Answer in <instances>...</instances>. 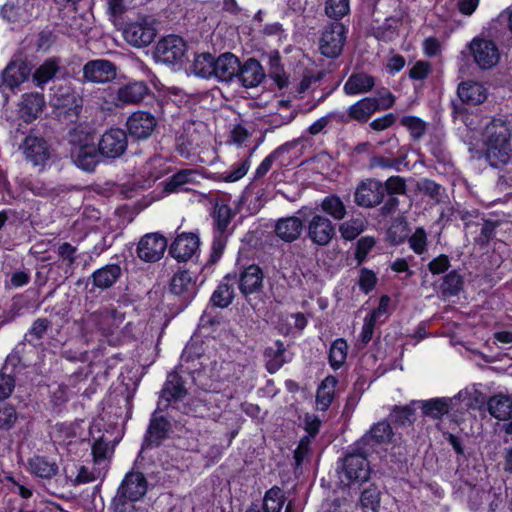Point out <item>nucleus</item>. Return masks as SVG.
Listing matches in <instances>:
<instances>
[{
  "mask_svg": "<svg viewBox=\"0 0 512 512\" xmlns=\"http://www.w3.org/2000/svg\"><path fill=\"white\" fill-rule=\"evenodd\" d=\"M511 129L507 121L493 118L483 132V153L493 168L506 165L511 158Z\"/></svg>",
  "mask_w": 512,
  "mask_h": 512,
  "instance_id": "1",
  "label": "nucleus"
},
{
  "mask_svg": "<svg viewBox=\"0 0 512 512\" xmlns=\"http://www.w3.org/2000/svg\"><path fill=\"white\" fill-rule=\"evenodd\" d=\"M50 106L55 119L69 126L79 122L83 109V98L71 83L54 86L50 96Z\"/></svg>",
  "mask_w": 512,
  "mask_h": 512,
  "instance_id": "2",
  "label": "nucleus"
},
{
  "mask_svg": "<svg viewBox=\"0 0 512 512\" xmlns=\"http://www.w3.org/2000/svg\"><path fill=\"white\" fill-rule=\"evenodd\" d=\"M235 215L236 212L229 204L223 201L215 203L212 212L213 240L211 244V251L207 263L202 268V272L210 270L211 266L221 259L227 245V230Z\"/></svg>",
  "mask_w": 512,
  "mask_h": 512,
  "instance_id": "3",
  "label": "nucleus"
},
{
  "mask_svg": "<svg viewBox=\"0 0 512 512\" xmlns=\"http://www.w3.org/2000/svg\"><path fill=\"white\" fill-rule=\"evenodd\" d=\"M89 433L93 440L92 455L94 465L106 470L109 459L114 452V447L119 441L116 427L113 425L107 426L104 419L99 417L93 420Z\"/></svg>",
  "mask_w": 512,
  "mask_h": 512,
  "instance_id": "4",
  "label": "nucleus"
},
{
  "mask_svg": "<svg viewBox=\"0 0 512 512\" xmlns=\"http://www.w3.org/2000/svg\"><path fill=\"white\" fill-rule=\"evenodd\" d=\"M396 102V96L387 88L382 86L375 91L374 96L359 99L348 107V116L352 121L366 123L376 112L391 109Z\"/></svg>",
  "mask_w": 512,
  "mask_h": 512,
  "instance_id": "5",
  "label": "nucleus"
},
{
  "mask_svg": "<svg viewBox=\"0 0 512 512\" xmlns=\"http://www.w3.org/2000/svg\"><path fill=\"white\" fill-rule=\"evenodd\" d=\"M147 492V482L140 472L127 473L113 500L116 512H130L133 502L140 500Z\"/></svg>",
  "mask_w": 512,
  "mask_h": 512,
  "instance_id": "6",
  "label": "nucleus"
},
{
  "mask_svg": "<svg viewBox=\"0 0 512 512\" xmlns=\"http://www.w3.org/2000/svg\"><path fill=\"white\" fill-rule=\"evenodd\" d=\"M367 453L355 449L348 453L343 459L340 479L345 485L361 484L366 482L370 476V467L367 461Z\"/></svg>",
  "mask_w": 512,
  "mask_h": 512,
  "instance_id": "7",
  "label": "nucleus"
},
{
  "mask_svg": "<svg viewBox=\"0 0 512 512\" xmlns=\"http://www.w3.org/2000/svg\"><path fill=\"white\" fill-rule=\"evenodd\" d=\"M348 28L341 22L330 23L320 38V52L331 59L339 57L343 51Z\"/></svg>",
  "mask_w": 512,
  "mask_h": 512,
  "instance_id": "8",
  "label": "nucleus"
},
{
  "mask_svg": "<svg viewBox=\"0 0 512 512\" xmlns=\"http://www.w3.org/2000/svg\"><path fill=\"white\" fill-rule=\"evenodd\" d=\"M74 75L63 65L62 59L52 56L45 59L32 74V80L36 87L44 90L45 85L55 79L66 80Z\"/></svg>",
  "mask_w": 512,
  "mask_h": 512,
  "instance_id": "9",
  "label": "nucleus"
},
{
  "mask_svg": "<svg viewBox=\"0 0 512 512\" xmlns=\"http://www.w3.org/2000/svg\"><path fill=\"white\" fill-rule=\"evenodd\" d=\"M393 432L389 423L382 421L374 424L356 443L355 449L368 455L377 452L392 440Z\"/></svg>",
  "mask_w": 512,
  "mask_h": 512,
  "instance_id": "10",
  "label": "nucleus"
},
{
  "mask_svg": "<svg viewBox=\"0 0 512 512\" xmlns=\"http://www.w3.org/2000/svg\"><path fill=\"white\" fill-rule=\"evenodd\" d=\"M196 281L195 272L188 269L179 270L171 278L169 290L179 298L181 309L186 308L196 297L198 292Z\"/></svg>",
  "mask_w": 512,
  "mask_h": 512,
  "instance_id": "11",
  "label": "nucleus"
},
{
  "mask_svg": "<svg viewBox=\"0 0 512 512\" xmlns=\"http://www.w3.org/2000/svg\"><path fill=\"white\" fill-rule=\"evenodd\" d=\"M117 66L108 59H93L87 61L83 68V83L106 84L117 77Z\"/></svg>",
  "mask_w": 512,
  "mask_h": 512,
  "instance_id": "12",
  "label": "nucleus"
},
{
  "mask_svg": "<svg viewBox=\"0 0 512 512\" xmlns=\"http://www.w3.org/2000/svg\"><path fill=\"white\" fill-rule=\"evenodd\" d=\"M128 147V134L121 128L106 130L98 141V148L103 158L114 160L121 157Z\"/></svg>",
  "mask_w": 512,
  "mask_h": 512,
  "instance_id": "13",
  "label": "nucleus"
},
{
  "mask_svg": "<svg viewBox=\"0 0 512 512\" xmlns=\"http://www.w3.org/2000/svg\"><path fill=\"white\" fill-rule=\"evenodd\" d=\"M468 48L475 63L483 70L491 69L499 62V50L493 40L475 37Z\"/></svg>",
  "mask_w": 512,
  "mask_h": 512,
  "instance_id": "14",
  "label": "nucleus"
},
{
  "mask_svg": "<svg viewBox=\"0 0 512 512\" xmlns=\"http://www.w3.org/2000/svg\"><path fill=\"white\" fill-rule=\"evenodd\" d=\"M167 245V239L159 232L147 233L138 243L137 256L144 262H157L164 255Z\"/></svg>",
  "mask_w": 512,
  "mask_h": 512,
  "instance_id": "15",
  "label": "nucleus"
},
{
  "mask_svg": "<svg viewBox=\"0 0 512 512\" xmlns=\"http://www.w3.org/2000/svg\"><path fill=\"white\" fill-rule=\"evenodd\" d=\"M157 127V119L147 111L133 112L126 121L128 134L134 140L148 139Z\"/></svg>",
  "mask_w": 512,
  "mask_h": 512,
  "instance_id": "16",
  "label": "nucleus"
},
{
  "mask_svg": "<svg viewBox=\"0 0 512 512\" xmlns=\"http://www.w3.org/2000/svg\"><path fill=\"white\" fill-rule=\"evenodd\" d=\"M383 183L379 180L368 178L361 181L354 193L355 203L364 208H373L384 200Z\"/></svg>",
  "mask_w": 512,
  "mask_h": 512,
  "instance_id": "17",
  "label": "nucleus"
},
{
  "mask_svg": "<svg viewBox=\"0 0 512 512\" xmlns=\"http://www.w3.org/2000/svg\"><path fill=\"white\" fill-rule=\"evenodd\" d=\"M157 35L156 28L146 19L126 25L124 39L132 46L142 48L150 45Z\"/></svg>",
  "mask_w": 512,
  "mask_h": 512,
  "instance_id": "18",
  "label": "nucleus"
},
{
  "mask_svg": "<svg viewBox=\"0 0 512 512\" xmlns=\"http://www.w3.org/2000/svg\"><path fill=\"white\" fill-rule=\"evenodd\" d=\"M185 41L177 35H168L162 38L156 46V56L168 64L182 61L186 52Z\"/></svg>",
  "mask_w": 512,
  "mask_h": 512,
  "instance_id": "19",
  "label": "nucleus"
},
{
  "mask_svg": "<svg viewBox=\"0 0 512 512\" xmlns=\"http://www.w3.org/2000/svg\"><path fill=\"white\" fill-rule=\"evenodd\" d=\"M336 234L335 226L325 216L314 214L308 223L307 237L318 246L328 245Z\"/></svg>",
  "mask_w": 512,
  "mask_h": 512,
  "instance_id": "20",
  "label": "nucleus"
},
{
  "mask_svg": "<svg viewBox=\"0 0 512 512\" xmlns=\"http://www.w3.org/2000/svg\"><path fill=\"white\" fill-rule=\"evenodd\" d=\"M22 146L26 159L34 166H43L50 159V145L41 136H26Z\"/></svg>",
  "mask_w": 512,
  "mask_h": 512,
  "instance_id": "21",
  "label": "nucleus"
},
{
  "mask_svg": "<svg viewBox=\"0 0 512 512\" xmlns=\"http://www.w3.org/2000/svg\"><path fill=\"white\" fill-rule=\"evenodd\" d=\"M236 84L245 88H254L265 79V71L261 63L255 58H249L243 63L240 61Z\"/></svg>",
  "mask_w": 512,
  "mask_h": 512,
  "instance_id": "22",
  "label": "nucleus"
},
{
  "mask_svg": "<svg viewBox=\"0 0 512 512\" xmlns=\"http://www.w3.org/2000/svg\"><path fill=\"white\" fill-rule=\"evenodd\" d=\"M200 239L194 233L178 235L169 248V254L178 262L189 260L199 249Z\"/></svg>",
  "mask_w": 512,
  "mask_h": 512,
  "instance_id": "23",
  "label": "nucleus"
},
{
  "mask_svg": "<svg viewBox=\"0 0 512 512\" xmlns=\"http://www.w3.org/2000/svg\"><path fill=\"white\" fill-rule=\"evenodd\" d=\"M122 276V269L119 264L112 263L106 264L103 267L96 269L88 278L87 285L92 284L89 290L93 293L95 289L106 290L111 288Z\"/></svg>",
  "mask_w": 512,
  "mask_h": 512,
  "instance_id": "24",
  "label": "nucleus"
},
{
  "mask_svg": "<svg viewBox=\"0 0 512 512\" xmlns=\"http://www.w3.org/2000/svg\"><path fill=\"white\" fill-rule=\"evenodd\" d=\"M44 107L45 99L42 93H24L18 104V116L25 123H32L41 115Z\"/></svg>",
  "mask_w": 512,
  "mask_h": 512,
  "instance_id": "25",
  "label": "nucleus"
},
{
  "mask_svg": "<svg viewBox=\"0 0 512 512\" xmlns=\"http://www.w3.org/2000/svg\"><path fill=\"white\" fill-rule=\"evenodd\" d=\"M455 400V414H463L469 409H478L485 403V395L479 389V385L472 384L453 396Z\"/></svg>",
  "mask_w": 512,
  "mask_h": 512,
  "instance_id": "26",
  "label": "nucleus"
},
{
  "mask_svg": "<svg viewBox=\"0 0 512 512\" xmlns=\"http://www.w3.org/2000/svg\"><path fill=\"white\" fill-rule=\"evenodd\" d=\"M488 411L490 415L499 421H509L504 426L508 434H512V397L497 394L491 397L488 402Z\"/></svg>",
  "mask_w": 512,
  "mask_h": 512,
  "instance_id": "27",
  "label": "nucleus"
},
{
  "mask_svg": "<svg viewBox=\"0 0 512 512\" xmlns=\"http://www.w3.org/2000/svg\"><path fill=\"white\" fill-rule=\"evenodd\" d=\"M237 280V274L228 273L222 279V281L217 285L216 289L213 291L209 303L216 308H227L230 306L235 297V289L234 285Z\"/></svg>",
  "mask_w": 512,
  "mask_h": 512,
  "instance_id": "28",
  "label": "nucleus"
},
{
  "mask_svg": "<svg viewBox=\"0 0 512 512\" xmlns=\"http://www.w3.org/2000/svg\"><path fill=\"white\" fill-rule=\"evenodd\" d=\"M72 156L76 166L86 172H93L103 158L98 146L96 147L93 143L76 147L72 151Z\"/></svg>",
  "mask_w": 512,
  "mask_h": 512,
  "instance_id": "29",
  "label": "nucleus"
},
{
  "mask_svg": "<svg viewBox=\"0 0 512 512\" xmlns=\"http://www.w3.org/2000/svg\"><path fill=\"white\" fill-rule=\"evenodd\" d=\"M31 69L25 61H10L1 72L2 85L13 90L30 76Z\"/></svg>",
  "mask_w": 512,
  "mask_h": 512,
  "instance_id": "30",
  "label": "nucleus"
},
{
  "mask_svg": "<svg viewBox=\"0 0 512 512\" xmlns=\"http://www.w3.org/2000/svg\"><path fill=\"white\" fill-rule=\"evenodd\" d=\"M150 94L151 90L145 81H130L119 87L116 99L123 105L138 104Z\"/></svg>",
  "mask_w": 512,
  "mask_h": 512,
  "instance_id": "31",
  "label": "nucleus"
},
{
  "mask_svg": "<svg viewBox=\"0 0 512 512\" xmlns=\"http://www.w3.org/2000/svg\"><path fill=\"white\" fill-rule=\"evenodd\" d=\"M236 282H238L239 290L244 296L251 295L261 290L263 271L258 265H249L241 271Z\"/></svg>",
  "mask_w": 512,
  "mask_h": 512,
  "instance_id": "32",
  "label": "nucleus"
},
{
  "mask_svg": "<svg viewBox=\"0 0 512 512\" xmlns=\"http://www.w3.org/2000/svg\"><path fill=\"white\" fill-rule=\"evenodd\" d=\"M240 60L231 52H225L217 57L215 78L226 83H236Z\"/></svg>",
  "mask_w": 512,
  "mask_h": 512,
  "instance_id": "33",
  "label": "nucleus"
},
{
  "mask_svg": "<svg viewBox=\"0 0 512 512\" xmlns=\"http://www.w3.org/2000/svg\"><path fill=\"white\" fill-rule=\"evenodd\" d=\"M413 404H420L423 414L434 419H439L447 413L455 414V400L453 397L433 398L427 401H414Z\"/></svg>",
  "mask_w": 512,
  "mask_h": 512,
  "instance_id": "34",
  "label": "nucleus"
},
{
  "mask_svg": "<svg viewBox=\"0 0 512 512\" xmlns=\"http://www.w3.org/2000/svg\"><path fill=\"white\" fill-rule=\"evenodd\" d=\"M376 84V78L365 72H353L343 86L347 96H356L371 92Z\"/></svg>",
  "mask_w": 512,
  "mask_h": 512,
  "instance_id": "35",
  "label": "nucleus"
},
{
  "mask_svg": "<svg viewBox=\"0 0 512 512\" xmlns=\"http://www.w3.org/2000/svg\"><path fill=\"white\" fill-rule=\"evenodd\" d=\"M303 229V221L296 216L281 218L275 225L276 235L287 243H291L297 240L300 237Z\"/></svg>",
  "mask_w": 512,
  "mask_h": 512,
  "instance_id": "36",
  "label": "nucleus"
},
{
  "mask_svg": "<svg viewBox=\"0 0 512 512\" xmlns=\"http://www.w3.org/2000/svg\"><path fill=\"white\" fill-rule=\"evenodd\" d=\"M27 470L38 478L51 479L57 475L58 465L46 456L33 455L27 461Z\"/></svg>",
  "mask_w": 512,
  "mask_h": 512,
  "instance_id": "37",
  "label": "nucleus"
},
{
  "mask_svg": "<svg viewBox=\"0 0 512 512\" xmlns=\"http://www.w3.org/2000/svg\"><path fill=\"white\" fill-rule=\"evenodd\" d=\"M457 94L460 100L468 105L481 104L487 98L486 89L476 81L461 82L458 86Z\"/></svg>",
  "mask_w": 512,
  "mask_h": 512,
  "instance_id": "38",
  "label": "nucleus"
},
{
  "mask_svg": "<svg viewBox=\"0 0 512 512\" xmlns=\"http://www.w3.org/2000/svg\"><path fill=\"white\" fill-rule=\"evenodd\" d=\"M131 306L135 309L133 302L127 296H121L117 301V307H103L91 314V318L97 321L101 318L111 319L114 325H118L125 319V312L121 309Z\"/></svg>",
  "mask_w": 512,
  "mask_h": 512,
  "instance_id": "39",
  "label": "nucleus"
},
{
  "mask_svg": "<svg viewBox=\"0 0 512 512\" xmlns=\"http://www.w3.org/2000/svg\"><path fill=\"white\" fill-rule=\"evenodd\" d=\"M257 145L250 149L249 154L233 163L229 169L218 174V178L226 183H232L242 179L249 171L251 167V157L256 151Z\"/></svg>",
  "mask_w": 512,
  "mask_h": 512,
  "instance_id": "40",
  "label": "nucleus"
},
{
  "mask_svg": "<svg viewBox=\"0 0 512 512\" xmlns=\"http://www.w3.org/2000/svg\"><path fill=\"white\" fill-rule=\"evenodd\" d=\"M194 175L195 172L192 169L179 170L164 181V192L172 194L189 191L186 185L194 182Z\"/></svg>",
  "mask_w": 512,
  "mask_h": 512,
  "instance_id": "41",
  "label": "nucleus"
},
{
  "mask_svg": "<svg viewBox=\"0 0 512 512\" xmlns=\"http://www.w3.org/2000/svg\"><path fill=\"white\" fill-rule=\"evenodd\" d=\"M297 145L296 141H288L284 144L275 148L271 153H269L257 166L256 170L253 173L252 182H257L262 179L271 169L275 160H277L283 153L289 152L292 148Z\"/></svg>",
  "mask_w": 512,
  "mask_h": 512,
  "instance_id": "42",
  "label": "nucleus"
},
{
  "mask_svg": "<svg viewBox=\"0 0 512 512\" xmlns=\"http://www.w3.org/2000/svg\"><path fill=\"white\" fill-rule=\"evenodd\" d=\"M464 288V277L456 269L449 271L439 284V291L444 299L458 296Z\"/></svg>",
  "mask_w": 512,
  "mask_h": 512,
  "instance_id": "43",
  "label": "nucleus"
},
{
  "mask_svg": "<svg viewBox=\"0 0 512 512\" xmlns=\"http://www.w3.org/2000/svg\"><path fill=\"white\" fill-rule=\"evenodd\" d=\"M337 379L334 376H327L318 386L316 392V406L320 411L329 408L335 397Z\"/></svg>",
  "mask_w": 512,
  "mask_h": 512,
  "instance_id": "44",
  "label": "nucleus"
},
{
  "mask_svg": "<svg viewBox=\"0 0 512 512\" xmlns=\"http://www.w3.org/2000/svg\"><path fill=\"white\" fill-rule=\"evenodd\" d=\"M186 388L178 372L169 373L162 389V397L167 401L180 400L186 395Z\"/></svg>",
  "mask_w": 512,
  "mask_h": 512,
  "instance_id": "45",
  "label": "nucleus"
},
{
  "mask_svg": "<svg viewBox=\"0 0 512 512\" xmlns=\"http://www.w3.org/2000/svg\"><path fill=\"white\" fill-rule=\"evenodd\" d=\"M216 60L210 53L198 54L192 65L195 75L206 79L215 77Z\"/></svg>",
  "mask_w": 512,
  "mask_h": 512,
  "instance_id": "46",
  "label": "nucleus"
},
{
  "mask_svg": "<svg viewBox=\"0 0 512 512\" xmlns=\"http://www.w3.org/2000/svg\"><path fill=\"white\" fill-rule=\"evenodd\" d=\"M321 210L332 217L334 220H343L347 214L344 202L338 195L330 194L321 202Z\"/></svg>",
  "mask_w": 512,
  "mask_h": 512,
  "instance_id": "47",
  "label": "nucleus"
},
{
  "mask_svg": "<svg viewBox=\"0 0 512 512\" xmlns=\"http://www.w3.org/2000/svg\"><path fill=\"white\" fill-rule=\"evenodd\" d=\"M169 428L168 421L162 416H153L146 434L147 445H158Z\"/></svg>",
  "mask_w": 512,
  "mask_h": 512,
  "instance_id": "48",
  "label": "nucleus"
},
{
  "mask_svg": "<svg viewBox=\"0 0 512 512\" xmlns=\"http://www.w3.org/2000/svg\"><path fill=\"white\" fill-rule=\"evenodd\" d=\"M410 227L403 218L395 219L387 230V239L393 245L404 243L409 236Z\"/></svg>",
  "mask_w": 512,
  "mask_h": 512,
  "instance_id": "49",
  "label": "nucleus"
},
{
  "mask_svg": "<svg viewBox=\"0 0 512 512\" xmlns=\"http://www.w3.org/2000/svg\"><path fill=\"white\" fill-rule=\"evenodd\" d=\"M400 125L405 127L412 140H420L426 133L427 123L418 116L405 115L400 118Z\"/></svg>",
  "mask_w": 512,
  "mask_h": 512,
  "instance_id": "50",
  "label": "nucleus"
},
{
  "mask_svg": "<svg viewBox=\"0 0 512 512\" xmlns=\"http://www.w3.org/2000/svg\"><path fill=\"white\" fill-rule=\"evenodd\" d=\"M390 304V296L387 294L381 295L379 298L378 306L372 309L370 313L365 316V318L375 324L384 323L390 315Z\"/></svg>",
  "mask_w": 512,
  "mask_h": 512,
  "instance_id": "51",
  "label": "nucleus"
},
{
  "mask_svg": "<svg viewBox=\"0 0 512 512\" xmlns=\"http://www.w3.org/2000/svg\"><path fill=\"white\" fill-rule=\"evenodd\" d=\"M350 12V0H326L325 14L334 22L340 20Z\"/></svg>",
  "mask_w": 512,
  "mask_h": 512,
  "instance_id": "52",
  "label": "nucleus"
},
{
  "mask_svg": "<svg viewBox=\"0 0 512 512\" xmlns=\"http://www.w3.org/2000/svg\"><path fill=\"white\" fill-rule=\"evenodd\" d=\"M284 504V494L278 487L269 489L263 499L261 507L265 512H280Z\"/></svg>",
  "mask_w": 512,
  "mask_h": 512,
  "instance_id": "53",
  "label": "nucleus"
},
{
  "mask_svg": "<svg viewBox=\"0 0 512 512\" xmlns=\"http://www.w3.org/2000/svg\"><path fill=\"white\" fill-rule=\"evenodd\" d=\"M365 229L364 222L359 218H352L339 226L341 237L346 241L356 239Z\"/></svg>",
  "mask_w": 512,
  "mask_h": 512,
  "instance_id": "54",
  "label": "nucleus"
},
{
  "mask_svg": "<svg viewBox=\"0 0 512 512\" xmlns=\"http://www.w3.org/2000/svg\"><path fill=\"white\" fill-rule=\"evenodd\" d=\"M499 222L497 220L486 219L482 222L480 226V233L478 236L474 237V242L479 247H486L490 241L495 237L496 228L498 227Z\"/></svg>",
  "mask_w": 512,
  "mask_h": 512,
  "instance_id": "55",
  "label": "nucleus"
},
{
  "mask_svg": "<svg viewBox=\"0 0 512 512\" xmlns=\"http://www.w3.org/2000/svg\"><path fill=\"white\" fill-rule=\"evenodd\" d=\"M383 194L387 195H406L407 184L405 178L399 175H393L386 179L383 183Z\"/></svg>",
  "mask_w": 512,
  "mask_h": 512,
  "instance_id": "56",
  "label": "nucleus"
},
{
  "mask_svg": "<svg viewBox=\"0 0 512 512\" xmlns=\"http://www.w3.org/2000/svg\"><path fill=\"white\" fill-rule=\"evenodd\" d=\"M377 282L378 278L373 270L366 267L360 269L358 286L363 293H371L375 289Z\"/></svg>",
  "mask_w": 512,
  "mask_h": 512,
  "instance_id": "57",
  "label": "nucleus"
},
{
  "mask_svg": "<svg viewBox=\"0 0 512 512\" xmlns=\"http://www.w3.org/2000/svg\"><path fill=\"white\" fill-rule=\"evenodd\" d=\"M408 243L413 252L422 255L427 250V234L423 227L416 228L415 232L408 238Z\"/></svg>",
  "mask_w": 512,
  "mask_h": 512,
  "instance_id": "58",
  "label": "nucleus"
},
{
  "mask_svg": "<svg viewBox=\"0 0 512 512\" xmlns=\"http://www.w3.org/2000/svg\"><path fill=\"white\" fill-rule=\"evenodd\" d=\"M375 244V238L372 236H364L358 239L354 252V256L358 264H362L367 259V255L373 249Z\"/></svg>",
  "mask_w": 512,
  "mask_h": 512,
  "instance_id": "59",
  "label": "nucleus"
},
{
  "mask_svg": "<svg viewBox=\"0 0 512 512\" xmlns=\"http://www.w3.org/2000/svg\"><path fill=\"white\" fill-rule=\"evenodd\" d=\"M417 189L433 200L439 201L441 198L442 186L432 179H421L417 183Z\"/></svg>",
  "mask_w": 512,
  "mask_h": 512,
  "instance_id": "60",
  "label": "nucleus"
},
{
  "mask_svg": "<svg viewBox=\"0 0 512 512\" xmlns=\"http://www.w3.org/2000/svg\"><path fill=\"white\" fill-rule=\"evenodd\" d=\"M73 127L68 131V141L77 147L80 145H85L90 141V134L84 131L82 124L76 123L72 124Z\"/></svg>",
  "mask_w": 512,
  "mask_h": 512,
  "instance_id": "61",
  "label": "nucleus"
},
{
  "mask_svg": "<svg viewBox=\"0 0 512 512\" xmlns=\"http://www.w3.org/2000/svg\"><path fill=\"white\" fill-rule=\"evenodd\" d=\"M460 219L464 222V226L470 233H473V227H480L482 222L486 220L484 214H481L478 210L463 211L460 213Z\"/></svg>",
  "mask_w": 512,
  "mask_h": 512,
  "instance_id": "62",
  "label": "nucleus"
},
{
  "mask_svg": "<svg viewBox=\"0 0 512 512\" xmlns=\"http://www.w3.org/2000/svg\"><path fill=\"white\" fill-rule=\"evenodd\" d=\"M432 72V65L428 61L418 60L409 70V78L414 81H423Z\"/></svg>",
  "mask_w": 512,
  "mask_h": 512,
  "instance_id": "63",
  "label": "nucleus"
},
{
  "mask_svg": "<svg viewBox=\"0 0 512 512\" xmlns=\"http://www.w3.org/2000/svg\"><path fill=\"white\" fill-rule=\"evenodd\" d=\"M493 343L501 348L512 344V324L505 325L493 333Z\"/></svg>",
  "mask_w": 512,
  "mask_h": 512,
  "instance_id": "64",
  "label": "nucleus"
}]
</instances>
